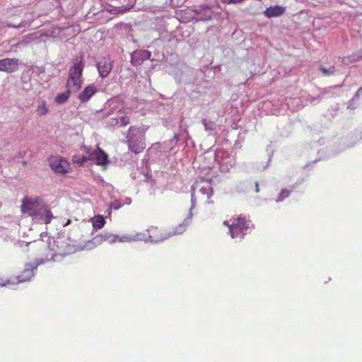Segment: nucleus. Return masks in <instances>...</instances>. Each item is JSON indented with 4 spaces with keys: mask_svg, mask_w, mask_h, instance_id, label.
Instances as JSON below:
<instances>
[{
    "mask_svg": "<svg viewBox=\"0 0 362 362\" xmlns=\"http://www.w3.org/2000/svg\"><path fill=\"white\" fill-rule=\"evenodd\" d=\"M320 70H321V71L322 72V74L325 76H332V75H334L335 74V71H336V70H335L334 66L330 68V69H327L325 66H321L320 67Z\"/></svg>",
    "mask_w": 362,
    "mask_h": 362,
    "instance_id": "obj_27",
    "label": "nucleus"
},
{
    "mask_svg": "<svg viewBox=\"0 0 362 362\" xmlns=\"http://www.w3.org/2000/svg\"><path fill=\"white\" fill-rule=\"evenodd\" d=\"M19 60L17 59L5 58L0 59V71L12 73L18 70Z\"/></svg>",
    "mask_w": 362,
    "mask_h": 362,
    "instance_id": "obj_11",
    "label": "nucleus"
},
{
    "mask_svg": "<svg viewBox=\"0 0 362 362\" xmlns=\"http://www.w3.org/2000/svg\"><path fill=\"white\" fill-rule=\"evenodd\" d=\"M151 54L148 50H136L132 54L131 63L134 66H140L150 59Z\"/></svg>",
    "mask_w": 362,
    "mask_h": 362,
    "instance_id": "obj_12",
    "label": "nucleus"
},
{
    "mask_svg": "<svg viewBox=\"0 0 362 362\" xmlns=\"http://www.w3.org/2000/svg\"><path fill=\"white\" fill-rule=\"evenodd\" d=\"M71 93L74 92L69 90V88H67L65 92L59 93L55 98V103L59 105L64 104L69 99Z\"/></svg>",
    "mask_w": 362,
    "mask_h": 362,
    "instance_id": "obj_18",
    "label": "nucleus"
},
{
    "mask_svg": "<svg viewBox=\"0 0 362 362\" xmlns=\"http://www.w3.org/2000/svg\"><path fill=\"white\" fill-rule=\"evenodd\" d=\"M264 13L267 17L271 18L272 17V7L267 8V10L265 11Z\"/></svg>",
    "mask_w": 362,
    "mask_h": 362,
    "instance_id": "obj_31",
    "label": "nucleus"
},
{
    "mask_svg": "<svg viewBox=\"0 0 362 362\" xmlns=\"http://www.w3.org/2000/svg\"><path fill=\"white\" fill-rule=\"evenodd\" d=\"M244 0H222V2L223 4H239L243 1Z\"/></svg>",
    "mask_w": 362,
    "mask_h": 362,
    "instance_id": "obj_30",
    "label": "nucleus"
},
{
    "mask_svg": "<svg viewBox=\"0 0 362 362\" xmlns=\"http://www.w3.org/2000/svg\"><path fill=\"white\" fill-rule=\"evenodd\" d=\"M97 69L100 77H107L112 69L111 59L110 58L102 59L98 62Z\"/></svg>",
    "mask_w": 362,
    "mask_h": 362,
    "instance_id": "obj_13",
    "label": "nucleus"
},
{
    "mask_svg": "<svg viewBox=\"0 0 362 362\" xmlns=\"http://www.w3.org/2000/svg\"><path fill=\"white\" fill-rule=\"evenodd\" d=\"M122 206H124V203L120 199H116L114 202H111L110 206L111 209H113L115 210H118L120 209Z\"/></svg>",
    "mask_w": 362,
    "mask_h": 362,
    "instance_id": "obj_28",
    "label": "nucleus"
},
{
    "mask_svg": "<svg viewBox=\"0 0 362 362\" xmlns=\"http://www.w3.org/2000/svg\"><path fill=\"white\" fill-rule=\"evenodd\" d=\"M285 11V8L284 7H281V6H273V17L275 16H279L281 15H282Z\"/></svg>",
    "mask_w": 362,
    "mask_h": 362,
    "instance_id": "obj_26",
    "label": "nucleus"
},
{
    "mask_svg": "<svg viewBox=\"0 0 362 362\" xmlns=\"http://www.w3.org/2000/svg\"><path fill=\"white\" fill-rule=\"evenodd\" d=\"M267 160L266 162L260 161L257 164V168L259 170H264L269 165V162L272 158V153L269 152V149H267V152L264 153V156Z\"/></svg>",
    "mask_w": 362,
    "mask_h": 362,
    "instance_id": "obj_19",
    "label": "nucleus"
},
{
    "mask_svg": "<svg viewBox=\"0 0 362 362\" xmlns=\"http://www.w3.org/2000/svg\"><path fill=\"white\" fill-rule=\"evenodd\" d=\"M13 229H8L4 226L0 227V237L4 239L5 241H13L14 240L13 236Z\"/></svg>",
    "mask_w": 362,
    "mask_h": 362,
    "instance_id": "obj_17",
    "label": "nucleus"
},
{
    "mask_svg": "<svg viewBox=\"0 0 362 362\" xmlns=\"http://www.w3.org/2000/svg\"><path fill=\"white\" fill-rule=\"evenodd\" d=\"M92 223L94 228L100 229L104 226L105 221L103 216L98 215L92 218Z\"/></svg>",
    "mask_w": 362,
    "mask_h": 362,
    "instance_id": "obj_21",
    "label": "nucleus"
},
{
    "mask_svg": "<svg viewBox=\"0 0 362 362\" xmlns=\"http://www.w3.org/2000/svg\"><path fill=\"white\" fill-rule=\"evenodd\" d=\"M86 153H84V154L82 156V157H79L78 156H73V161L76 163H83V162H85L86 160H88V158H86Z\"/></svg>",
    "mask_w": 362,
    "mask_h": 362,
    "instance_id": "obj_29",
    "label": "nucleus"
},
{
    "mask_svg": "<svg viewBox=\"0 0 362 362\" xmlns=\"http://www.w3.org/2000/svg\"><path fill=\"white\" fill-rule=\"evenodd\" d=\"M127 142L129 149L135 153H139L146 148L144 134L140 128L132 126L127 132Z\"/></svg>",
    "mask_w": 362,
    "mask_h": 362,
    "instance_id": "obj_6",
    "label": "nucleus"
},
{
    "mask_svg": "<svg viewBox=\"0 0 362 362\" xmlns=\"http://www.w3.org/2000/svg\"><path fill=\"white\" fill-rule=\"evenodd\" d=\"M202 123L204 127V129L206 132L209 133V135H213L215 134V124L212 122H208L206 119L202 120Z\"/></svg>",
    "mask_w": 362,
    "mask_h": 362,
    "instance_id": "obj_20",
    "label": "nucleus"
},
{
    "mask_svg": "<svg viewBox=\"0 0 362 362\" xmlns=\"http://www.w3.org/2000/svg\"><path fill=\"white\" fill-rule=\"evenodd\" d=\"M24 155H25V153H23V152H19V153H18V156L20 157H23Z\"/></svg>",
    "mask_w": 362,
    "mask_h": 362,
    "instance_id": "obj_36",
    "label": "nucleus"
},
{
    "mask_svg": "<svg viewBox=\"0 0 362 362\" xmlns=\"http://www.w3.org/2000/svg\"><path fill=\"white\" fill-rule=\"evenodd\" d=\"M259 191V183L257 182H255V192H258Z\"/></svg>",
    "mask_w": 362,
    "mask_h": 362,
    "instance_id": "obj_34",
    "label": "nucleus"
},
{
    "mask_svg": "<svg viewBox=\"0 0 362 362\" xmlns=\"http://www.w3.org/2000/svg\"><path fill=\"white\" fill-rule=\"evenodd\" d=\"M122 202L124 203V205L129 204L132 202V199L129 197H126Z\"/></svg>",
    "mask_w": 362,
    "mask_h": 362,
    "instance_id": "obj_32",
    "label": "nucleus"
},
{
    "mask_svg": "<svg viewBox=\"0 0 362 362\" xmlns=\"http://www.w3.org/2000/svg\"><path fill=\"white\" fill-rule=\"evenodd\" d=\"M115 238H117L116 234L105 231L93 238V242L95 244H101L103 242L115 243Z\"/></svg>",
    "mask_w": 362,
    "mask_h": 362,
    "instance_id": "obj_15",
    "label": "nucleus"
},
{
    "mask_svg": "<svg viewBox=\"0 0 362 362\" xmlns=\"http://www.w3.org/2000/svg\"><path fill=\"white\" fill-rule=\"evenodd\" d=\"M13 226L15 228L14 230L16 231L17 230L16 223H14Z\"/></svg>",
    "mask_w": 362,
    "mask_h": 362,
    "instance_id": "obj_38",
    "label": "nucleus"
},
{
    "mask_svg": "<svg viewBox=\"0 0 362 362\" xmlns=\"http://www.w3.org/2000/svg\"><path fill=\"white\" fill-rule=\"evenodd\" d=\"M38 244L40 245H45L44 242L42 240H38Z\"/></svg>",
    "mask_w": 362,
    "mask_h": 362,
    "instance_id": "obj_37",
    "label": "nucleus"
},
{
    "mask_svg": "<svg viewBox=\"0 0 362 362\" xmlns=\"http://www.w3.org/2000/svg\"><path fill=\"white\" fill-rule=\"evenodd\" d=\"M115 243H132L145 239V236L140 233H127L122 235H116Z\"/></svg>",
    "mask_w": 362,
    "mask_h": 362,
    "instance_id": "obj_14",
    "label": "nucleus"
},
{
    "mask_svg": "<svg viewBox=\"0 0 362 362\" xmlns=\"http://www.w3.org/2000/svg\"><path fill=\"white\" fill-rule=\"evenodd\" d=\"M96 88L94 85H89L81 92L78 96V100L81 103H86L95 93Z\"/></svg>",
    "mask_w": 362,
    "mask_h": 362,
    "instance_id": "obj_16",
    "label": "nucleus"
},
{
    "mask_svg": "<svg viewBox=\"0 0 362 362\" xmlns=\"http://www.w3.org/2000/svg\"><path fill=\"white\" fill-rule=\"evenodd\" d=\"M131 110L126 111L125 109H119L115 111L110 110L105 112V117H109L105 122L107 127H123L130 123L129 115L131 114Z\"/></svg>",
    "mask_w": 362,
    "mask_h": 362,
    "instance_id": "obj_7",
    "label": "nucleus"
},
{
    "mask_svg": "<svg viewBox=\"0 0 362 362\" xmlns=\"http://www.w3.org/2000/svg\"><path fill=\"white\" fill-rule=\"evenodd\" d=\"M48 112V107L45 100L41 101L37 108L36 113L38 116H43Z\"/></svg>",
    "mask_w": 362,
    "mask_h": 362,
    "instance_id": "obj_22",
    "label": "nucleus"
},
{
    "mask_svg": "<svg viewBox=\"0 0 362 362\" xmlns=\"http://www.w3.org/2000/svg\"><path fill=\"white\" fill-rule=\"evenodd\" d=\"M37 39V36L35 33H31L23 37V40L20 41L16 45H28L32 41Z\"/></svg>",
    "mask_w": 362,
    "mask_h": 362,
    "instance_id": "obj_23",
    "label": "nucleus"
},
{
    "mask_svg": "<svg viewBox=\"0 0 362 362\" xmlns=\"http://www.w3.org/2000/svg\"><path fill=\"white\" fill-rule=\"evenodd\" d=\"M64 30V28H63L54 27L52 28L51 33L49 35L52 37H58L61 40H64L66 37H62V36L60 35V33Z\"/></svg>",
    "mask_w": 362,
    "mask_h": 362,
    "instance_id": "obj_24",
    "label": "nucleus"
},
{
    "mask_svg": "<svg viewBox=\"0 0 362 362\" xmlns=\"http://www.w3.org/2000/svg\"><path fill=\"white\" fill-rule=\"evenodd\" d=\"M199 189V192L202 195L206 197V199H208V201H207L208 204H213V201L209 200V199L214 194V191H213V188L211 187V182L207 180H206V181L202 180L201 182L197 181L194 185H193L192 186V188H191L192 206H191L189 213L188 215H189L190 213L192 214V210L196 205V201H197L196 198H195V189Z\"/></svg>",
    "mask_w": 362,
    "mask_h": 362,
    "instance_id": "obj_8",
    "label": "nucleus"
},
{
    "mask_svg": "<svg viewBox=\"0 0 362 362\" xmlns=\"http://www.w3.org/2000/svg\"><path fill=\"white\" fill-rule=\"evenodd\" d=\"M192 219V214L187 216V218L184 220L182 224L175 229L171 233H162L158 230L157 228L151 227L146 232L140 233V234H143L145 236V239L141 240V241H151L152 243H158L163 241L173 235L182 234L186 230V226H188L191 223Z\"/></svg>",
    "mask_w": 362,
    "mask_h": 362,
    "instance_id": "obj_3",
    "label": "nucleus"
},
{
    "mask_svg": "<svg viewBox=\"0 0 362 362\" xmlns=\"http://www.w3.org/2000/svg\"><path fill=\"white\" fill-rule=\"evenodd\" d=\"M21 211L30 216L33 221L48 224L54 218L50 206L41 198L25 197L23 200Z\"/></svg>",
    "mask_w": 362,
    "mask_h": 362,
    "instance_id": "obj_2",
    "label": "nucleus"
},
{
    "mask_svg": "<svg viewBox=\"0 0 362 362\" xmlns=\"http://www.w3.org/2000/svg\"><path fill=\"white\" fill-rule=\"evenodd\" d=\"M223 224L229 227L232 238H243L246 234L250 233L252 224L245 217L239 216L237 218L226 221Z\"/></svg>",
    "mask_w": 362,
    "mask_h": 362,
    "instance_id": "obj_5",
    "label": "nucleus"
},
{
    "mask_svg": "<svg viewBox=\"0 0 362 362\" xmlns=\"http://www.w3.org/2000/svg\"><path fill=\"white\" fill-rule=\"evenodd\" d=\"M47 247L52 251L51 257L46 256L45 259H38L36 261V264H26L24 270L17 277L18 283H22L30 281L35 274V270L37 269L38 265L48 262L49 260L54 262L61 261L62 257L66 255L69 252L66 250L67 244L62 238H58L57 239L49 238L47 241Z\"/></svg>",
    "mask_w": 362,
    "mask_h": 362,
    "instance_id": "obj_1",
    "label": "nucleus"
},
{
    "mask_svg": "<svg viewBox=\"0 0 362 362\" xmlns=\"http://www.w3.org/2000/svg\"><path fill=\"white\" fill-rule=\"evenodd\" d=\"M291 191L292 190H288L287 189H281L279 195L276 199V202H279L283 201L285 198L288 197L290 195Z\"/></svg>",
    "mask_w": 362,
    "mask_h": 362,
    "instance_id": "obj_25",
    "label": "nucleus"
},
{
    "mask_svg": "<svg viewBox=\"0 0 362 362\" xmlns=\"http://www.w3.org/2000/svg\"><path fill=\"white\" fill-rule=\"evenodd\" d=\"M81 150L86 153L88 160H93L97 165H103L106 164L107 161V155L100 148L92 150L90 148L83 146Z\"/></svg>",
    "mask_w": 362,
    "mask_h": 362,
    "instance_id": "obj_9",
    "label": "nucleus"
},
{
    "mask_svg": "<svg viewBox=\"0 0 362 362\" xmlns=\"http://www.w3.org/2000/svg\"><path fill=\"white\" fill-rule=\"evenodd\" d=\"M84 69V58L79 56L74 59L73 65L69 68V77L66 81V88L74 93L81 88L83 83L82 74Z\"/></svg>",
    "mask_w": 362,
    "mask_h": 362,
    "instance_id": "obj_4",
    "label": "nucleus"
},
{
    "mask_svg": "<svg viewBox=\"0 0 362 362\" xmlns=\"http://www.w3.org/2000/svg\"><path fill=\"white\" fill-rule=\"evenodd\" d=\"M362 94V87L358 88V90L356 93V97H359Z\"/></svg>",
    "mask_w": 362,
    "mask_h": 362,
    "instance_id": "obj_33",
    "label": "nucleus"
},
{
    "mask_svg": "<svg viewBox=\"0 0 362 362\" xmlns=\"http://www.w3.org/2000/svg\"><path fill=\"white\" fill-rule=\"evenodd\" d=\"M7 284H9V281H7L6 283L4 284H0V286H6Z\"/></svg>",
    "mask_w": 362,
    "mask_h": 362,
    "instance_id": "obj_35",
    "label": "nucleus"
},
{
    "mask_svg": "<svg viewBox=\"0 0 362 362\" xmlns=\"http://www.w3.org/2000/svg\"><path fill=\"white\" fill-rule=\"evenodd\" d=\"M49 163L52 170L56 173L64 174L70 169V163L61 156L50 157Z\"/></svg>",
    "mask_w": 362,
    "mask_h": 362,
    "instance_id": "obj_10",
    "label": "nucleus"
}]
</instances>
